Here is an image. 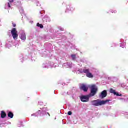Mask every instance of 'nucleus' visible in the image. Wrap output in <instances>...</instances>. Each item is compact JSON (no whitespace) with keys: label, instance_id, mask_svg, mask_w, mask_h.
<instances>
[{"label":"nucleus","instance_id":"obj_32","mask_svg":"<svg viewBox=\"0 0 128 128\" xmlns=\"http://www.w3.org/2000/svg\"><path fill=\"white\" fill-rule=\"evenodd\" d=\"M32 22V24H33V23H34V22Z\"/></svg>","mask_w":128,"mask_h":128},{"label":"nucleus","instance_id":"obj_10","mask_svg":"<svg viewBox=\"0 0 128 128\" xmlns=\"http://www.w3.org/2000/svg\"><path fill=\"white\" fill-rule=\"evenodd\" d=\"M80 89L82 90H83L84 92H88V86H86V84H82L80 86Z\"/></svg>","mask_w":128,"mask_h":128},{"label":"nucleus","instance_id":"obj_25","mask_svg":"<svg viewBox=\"0 0 128 128\" xmlns=\"http://www.w3.org/2000/svg\"><path fill=\"white\" fill-rule=\"evenodd\" d=\"M58 29L61 30V32H64V28H62V27H58Z\"/></svg>","mask_w":128,"mask_h":128},{"label":"nucleus","instance_id":"obj_23","mask_svg":"<svg viewBox=\"0 0 128 128\" xmlns=\"http://www.w3.org/2000/svg\"><path fill=\"white\" fill-rule=\"evenodd\" d=\"M18 126L19 128L24 127V124H22V122H19V124H18Z\"/></svg>","mask_w":128,"mask_h":128},{"label":"nucleus","instance_id":"obj_31","mask_svg":"<svg viewBox=\"0 0 128 128\" xmlns=\"http://www.w3.org/2000/svg\"><path fill=\"white\" fill-rule=\"evenodd\" d=\"M112 78H109V80H112Z\"/></svg>","mask_w":128,"mask_h":128},{"label":"nucleus","instance_id":"obj_21","mask_svg":"<svg viewBox=\"0 0 128 128\" xmlns=\"http://www.w3.org/2000/svg\"><path fill=\"white\" fill-rule=\"evenodd\" d=\"M71 58H72L73 60H76V56L74 55V54L72 55Z\"/></svg>","mask_w":128,"mask_h":128},{"label":"nucleus","instance_id":"obj_34","mask_svg":"<svg viewBox=\"0 0 128 128\" xmlns=\"http://www.w3.org/2000/svg\"><path fill=\"white\" fill-rule=\"evenodd\" d=\"M2 22V21H0V24Z\"/></svg>","mask_w":128,"mask_h":128},{"label":"nucleus","instance_id":"obj_27","mask_svg":"<svg viewBox=\"0 0 128 128\" xmlns=\"http://www.w3.org/2000/svg\"><path fill=\"white\" fill-rule=\"evenodd\" d=\"M72 112H68V116H72Z\"/></svg>","mask_w":128,"mask_h":128},{"label":"nucleus","instance_id":"obj_8","mask_svg":"<svg viewBox=\"0 0 128 128\" xmlns=\"http://www.w3.org/2000/svg\"><path fill=\"white\" fill-rule=\"evenodd\" d=\"M8 2H9L6 4V10H10V8H12V4L14 3V0H8Z\"/></svg>","mask_w":128,"mask_h":128},{"label":"nucleus","instance_id":"obj_17","mask_svg":"<svg viewBox=\"0 0 128 128\" xmlns=\"http://www.w3.org/2000/svg\"><path fill=\"white\" fill-rule=\"evenodd\" d=\"M120 42H122L120 44V47L122 48H126V42H124V40H122V39L120 40Z\"/></svg>","mask_w":128,"mask_h":128},{"label":"nucleus","instance_id":"obj_19","mask_svg":"<svg viewBox=\"0 0 128 128\" xmlns=\"http://www.w3.org/2000/svg\"><path fill=\"white\" fill-rule=\"evenodd\" d=\"M12 42H7L6 44V48H12Z\"/></svg>","mask_w":128,"mask_h":128},{"label":"nucleus","instance_id":"obj_24","mask_svg":"<svg viewBox=\"0 0 128 128\" xmlns=\"http://www.w3.org/2000/svg\"><path fill=\"white\" fill-rule=\"evenodd\" d=\"M110 12H111L112 14H116V12H117L116 10H110Z\"/></svg>","mask_w":128,"mask_h":128},{"label":"nucleus","instance_id":"obj_30","mask_svg":"<svg viewBox=\"0 0 128 128\" xmlns=\"http://www.w3.org/2000/svg\"><path fill=\"white\" fill-rule=\"evenodd\" d=\"M14 28H16V25L14 24H12Z\"/></svg>","mask_w":128,"mask_h":128},{"label":"nucleus","instance_id":"obj_11","mask_svg":"<svg viewBox=\"0 0 128 128\" xmlns=\"http://www.w3.org/2000/svg\"><path fill=\"white\" fill-rule=\"evenodd\" d=\"M20 62L23 63L24 62H25V60H28V56L24 54H21L20 56Z\"/></svg>","mask_w":128,"mask_h":128},{"label":"nucleus","instance_id":"obj_14","mask_svg":"<svg viewBox=\"0 0 128 128\" xmlns=\"http://www.w3.org/2000/svg\"><path fill=\"white\" fill-rule=\"evenodd\" d=\"M70 11L74 12V7H72V6L68 5L66 6V12H68Z\"/></svg>","mask_w":128,"mask_h":128},{"label":"nucleus","instance_id":"obj_26","mask_svg":"<svg viewBox=\"0 0 128 128\" xmlns=\"http://www.w3.org/2000/svg\"><path fill=\"white\" fill-rule=\"evenodd\" d=\"M36 4H37V6H40V4L38 1H36Z\"/></svg>","mask_w":128,"mask_h":128},{"label":"nucleus","instance_id":"obj_20","mask_svg":"<svg viewBox=\"0 0 128 128\" xmlns=\"http://www.w3.org/2000/svg\"><path fill=\"white\" fill-rule=\"evenodd\" d=\"M19 10L20 12V14H24V8H22L20 7Z\"/></svg>","mask_w":128,"mask_h":128},{"label":"nucleus","instance_id":"obj_5","mask_svg":"<svg viewBox=\"0 0 128 128\" xmlns=\"http://www.w3.org/2000/svg\"><path fill=\"white\" fill-rule=\"evenodd\" d=\"M58 64H54L53 62H46L43 64L42 67L43 68H57Z\"/></svg>","mask_w":128,"mask_h":128},{"label":"nucleus","instance_id":"obj_22","mask_svg":"<svg viewBox=\"0 0 128 128\" xmlns=\"http://www.w3.org/2000/svg\"><path fill=\"white\" fill-rule=\"evenodd\" d=\"M37 26H38V28H44V26L40 24V23L37 24Z\"/></svg>","mask_w":128,"mask_h":128},{"label":"nucleus","instance_id":"obj_15","mask_svg":"<svg viewBox=\"0 0 128 128\" xmlns=\"http://www.w3.org/2000/svg\"><path fill=\"white\" fill-rule=\"evenodd\" d=\"M44 22H50V18L48 16H46L44 17Z\"/></svg>","mask_w":128,"mask_h":128},{"label":"nucleus","instance_id":"obj_29","mask_svg":"<svg viewBox=\"0 0 128 128\" xmlns=\"http://www.w3.org/2000/svg\"><path fill=\"white\" fill-rule=\"evenodd\" d=\"M38 104H39L40 106H42V102H38Z\"/></svg>","mask_w":128,"mask_h":128},{"label":"nucleus","instance_id":"obj_6","mask_svg":"<svg viewBox=\"0 0 128 128\" xmlns=\"http://www.w3.org/2000/svg\"><path fill=\"white\" fill-rule=\"evenodd\" d=\"M11 34L14 40H16L18 38V31H16V29H12L11 31Z\"/></svg>","mask_w":128,"mask_h":128},{"label":"nucleus","instance_id":"obj_4","mask_svg":"<svg viewBox=\"0 0 128 128\" xmlns=\"http://www.w3.org/2000/svg\"><path fill=\"white\" fill-rule=\"evenodd\" d=\"M110 102V100H96L91 102L92 106H104V104H106Z\"/></svg>","mask_w":128,"mask_h":128},{"label":"nucleus","instance_id":"obj_3","mask_svg":"<svg viewBox=\"0 0 128 128\" xmlns=\"http://www.w3.org/2000/svg\"><path fill=\"white\" fill-rule=\"evenodd\" d=\"M41 110L38 111V112L36 114H32L31 115V116H35L36 118L40 116H44L46 114V112H48V108H42Z\"/></svg>","mask_w":128,"mask_h":128},{"label":"nucleus","instance_id":"obj_18","mask_svg":"<svg viewBox=\"0 0 128 128\" xmlns=\"http://www.w3.org/2000/svg\"><path fill=\"white\" fill-rule=\"evenodd\" d=\"M8 117L10 118H14V114L12 112H8Z\"/></svg>","mask_w":128,"mask_h":128},{"label":"nucleus","instance_id":"obj_9","mask_svg":"<svg viewBox=\"0 0 128 128\" xmlns=\"http://www.w3.org/2000/svg\"><path fill=\"white\" fill-rule=\"evenodd\" d=\"M63 68H72V64L70 62L64 64H63Z\"/></svg>","mask_w":128,"mask_h":128},{"label":"nucleus","instance_id":"obj_7","mask_svg":"<svg viewBox=\"0 0 128 128\" xmlns=\"http://www.w3.org/2000/svg\"><path fill=\"white\" fill-rule=\"evenodd\" d=\"M20 38L22 42H26V32L24 30H21L20 32Z\"/></svg>","mask_w":128,"mask_h":128},{"label":"nucleus","instance_id":"obj_33","mask_svg":"<svg viewBox=\"0 0 128 128\" xmlns=\"http://www.w3.org/2000/svg\"><path fill=\"white\" fill-rule=\"evenodd\" d=\"M48 116H50V114H48Z\"/></svg>","mask_w":128,"mask_h":128},{"label":"nucleus","instance_id":"obj_12","mask_svg":"<svg viewBox=\"0 0 128 128\" xmlns=\"http://www.w3.org/2000/svg\"><path fill=\"white\" fill-rule=\"evenodd\" d=\"M110 94H113L114 96H122V94H118V93L116 92L115 90H114V89H110Z\"/></svg>","mask_w":128,"mask_h":128},{"label":"nucleus","instance_id":"obj_16","mask_svg":"<svg viewBox=\"0 0 128 128\" xmlns=\"http://www.w3.org/2000/svg\"><path fill=\"white\" fill-rule=\"evenodd\" d=\"M6 113L4 111L1 112V118H6Z\"/></svg>","mask_w":128,"mask_h":128},{"label":"nucleus","instance_id":"obj_2","mask_svg":"<svg viewBox=\"0 0 128 128\" xmlns=\"http://www.w3.org/2000/svg\"><path fill=\"white\" fill-rule=\"evenodd\" d=\"M78 72L80 74H86V76L88 78H94V76L92 74L90 73V70L88 68L79 69Z\"/></svg>","mask_w":128,"mask_h":128},{"label":"nucleus","instance_id":"obj_1","mask_svg":"<svg viewBox=\"0 0 128 128\" xmlns=\"http://www.w3.org/2000/svg\"><path fill=\"white\" fill-rule=\"evenodd\" d=\"M98 92V87L96 85H93L91 86V93L87 96H82L80 98L82 102H90V98L94 96Z\"/></svg>","mask_w":128,"mask_h":128},{"label":"nucleus","instance_id":"obj_28","mask_svg":"<svg viewBox=\"0 0 128 128\" xmlns=\"http://www.w3.org/2000/svg\"><path fill=\"white\" fill-rule=\"evenodd\" d=\"M4 124H0V128H4Z\"/></svg>","mask_w":128,"mask_h":128},{"label":"nucleus","instance_id":"obj_35","mask_svg":"<svg viewBox=\"0 0 128 128\" xmlns=\"http://www.w3.org/2000/svg\"><path fill=\"white\" fill-rule=\"evenodd\" d=\"M120 100H122V99H120Z\"/></svg>","mask_w":128,"mask_h":128},{"label":"nucleus","instance_id":"obj_13","mask_svg":"<svg viewBox=\"0 0 128 128\" xmlns=\"http://www.w3.org/2000/svg\"><path fill=\"white\" fill-rule=\"evenodd\" d=\"M107 96H108V92H106V90H104L102 92L100 96V98H106Z\"/></svg>","mask_w":128,"mask_h":128}]
</instances>
